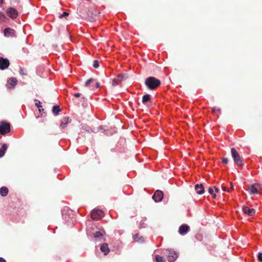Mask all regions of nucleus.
<instances>
[{
	"instance_id": "4",
	"label": "nucleus",
	"mask_w": 262,
	"mask_h": 262,
	"mask_svg": "<svg viewBox=\"0 0 262 262\" xmlns=\"http://www.w3.org/2000/svg\"><path fill=\"white\" fill-rule=\"evenodd\" d=\"M168 260L170 262H173L176 260L178 257V253L172 250H166L165 253Z\"/></svg>"
},
{
	"instance_id": "23",
	"label": "nucleus",
	"mask_w": 262,
	"mask_h": 262,
	"mask_svg": "<svg viewBox=\"0 0 262 262\" xmlns=\"http://www.w3.org/2000/svg\"><path fill=\"white\" fill-rule=\"evenodd\" d=\"M150 99V95L149 94L145 95L142 97V103L145 104L147 102L149 101Z\"/></svg>"
},
{
	"instance_id": "12",
	"label": "nucleus",
	"mask_w": 262,
	"mask_h": 262,
	"mask_svg": "<svg viewBox=\"0 0 262 262\" xmlns=\"http://www.w3.org/2000/svg\"><path fill=\"white\" fill-rule=\"evenodd\" d=\"M4 35L6 37H13L15 36V31L14 30L10 28H7L4 30Z\"/></svg>"
},
{
	"instance_id": "18",
	"label": "nucleus",
	"mask_w": 262,
	"mask_h": 262,
	"mask_svg": "<svg viewBox=\"0 0 262 262\" xmlns=\"http://www.w3.org/2000/svg\"><path fill=\"white\" fill-rule=\"evenodd\" d=\"M9 192V189L7 187L3 186L0 189V194L2 196H6Z\"/></svg>"
},
{
	"instance_id": "7",
	"label": "nucleus",
	"mask_w": 262,
	"mask_h": 262,
	"mask_svg": "<svg viewBox=\"0 0 262 262\" xmlns=\"http://www.w3.org/2000/svg\"><path fill=\"white\" fill-rule=\"evenodd\" d=\"M6 12L8 16L12 19H15L18 14L17 11L12 7L8 8Z\"/></svg>"
},
{
	"instance_id": "30",
	"label": "nucleus",
	"mask_w": 262,
	"mask_h": 262,
	"mask_svg": "<svg viewBox=\"0 0 262 262\" xmlns=\"http://www.w3.org/2000/svg\"><path fill=\"white\" fill-rule=\"evenodd\" d=\"M19 73L22 75H27V71L26 70L24 69L23 68H20Z\"/></svg>"
},
{
	"instance_id": "44",
	"label": "nucleus",
	"mask_w": 262,
	"mask_h": 262,
	"mask_svg": "<svg viewBox=\"0 0 262 262\" xmlns=\"http://www.w3.org/2000/svg\"><path fill=\"white\" fill-rule=\"evenodd\" d=\"M4 3L3 0H0V5Z\"/></svg>"
},
{
	"instance_id": "2",
	"label": "nucleus",
	"mask_w": 262,
	"mask_h": 262,
	"mask_svg": "<svg viewBox=\"0 0 262 262\" xmlns=\"http://www.w3.org/2000/svg\"><path fill=\"white\" fill-rule=\"evenodd\" d=\"M231 152L232 157L233 158L234 162L236 165L241 167L243 166L244 165L243 159L236 149L234 148H232L231 149Z\"/></svg>"
},
{
	"instance_id": "9",
	"label": "nucleus",
	"mask_w": 262,
	"mask_h": 262,
	"mask_svg": "<svg viewBox=\"0 0 262 262\" xmlns=\"http://www.w3.org/2000/svg\"><path fill=\"white\" fill-rule=\"evenodd\" d=\"M125 79L124 74H119L114 78L112 81V85L113 86L119 85L122 81Z\"/></svg>"
},
{
	"instance_id": "8",
	"label": "nucleus",
	"mask_w": 262,
	"mask_h": 262,
	"mask_svg": "<svg viewBox=\"0 0 262 262\" xmlns=\"http://www.w3.org/2000/svg\"><path fill=\"white\" fill-rule=\"evenodd\" d=\"M163 193L162 191L160 190H156L153 196H152V199L156 202H161L163 198Z\"/></svg>"
},
{
	"instance_id": "39",
	"label": "nucleus",
	"mask_w": 262,
	"mask_h": 262,
	"mask_svg": "<svg viewBox=\"0 0 262 262\" xmlns=\"http://www.w3.org/2000/svg\"><path fill=\"white\" fill-rule=\"evenodd\" d=\"M88 18L90 20V21H94L95 19V18H94L93 17H91Z\"/></svg>"
},
{
	"instance_id": "19",
	"label": "nucleus",
	"mask_w": 262,
	"mask_h": 262,
	"mask_svg": "<svg viewBox=\"0 0 262 262\" xmlns=\"http://www.w3.org/2000/svg\"><path fill=\"white\" fill-rule=\"evenodd\" d=\"M7 149V145L6 144H3L2 147L0 148V158L3 157Z\"/></svg>"
},
{
	"instance_id": "36",
	"label": "nucleus",
	"mask_w": 262,
	"mask_h": 262,
	"mask_svg": "<svg viewBox=\"0 0 262 262\" xmlns=\"http://www.w3.org/2000/svg\"><path fill=\"white\" fill-rule=\"evenodd\" d=\"M222 189L224 191H227V192H230V189H227L226 188V187H225V186H222Z\"/></svg>"
},
{
	"instance_id": "26",
	"label": "nucleus",
	"mask_w": 262,
	"mask_h": 262,
	"mask_svg": "<svg viewBox=\"0 0 262 262\" xmlns=\"http://www.w3.org/2000/svg\"><path fill=\"white\" fill-rule=\"evenodd\" d=\"M94 81V79H93V78H90L89 79V80H88L85 82V86H89V85L92 83L93 81Z\"/></svg>"
},
{
	"instance_id": "1",
	"label": "nucleus",
	"mask_w": 262,
	"mask_h": 262,
	"mask_svg": "<svg viewBox=\"0 0 262 262\" xmlns=\"http://www.w3.org/2000/svg\"><path fill=\"white\" fill-rule=\"evenodd\" d=\"M160 80L155 77H148L146 78L145 84L150 90H155L161 84Z\"/></svg>"
},
{
	"instance_id": "22",
	"label": "nucleus",
	"mask_w": 262,
	"mask_h": 262,
	"mask_svg": "<svg viewBox=\"0 0 262 262\" xmlns=\"http://www.w3.org/2000/svg\"><path fill=\"white\" fill-rule=\"evenodd\" d=\"M61 111V110L59 105H55L52 108V112L55 115L58 114L59 112Z\"/></svg>"
},
{
	"instance_id": "25",
	"label": "nucleus",
	"mask_w": 262,
	"mask_h": 262,
	"mask_svg": "<svg viewBox=\"0 0 262 262\" xmlns=\"http://www.w3.org/2000/svg\"><path fill=\"white\" fill-rule=\"evenodd\" d=\"M102 233L100 231H97L94 234V237L96 238L102 237Z\"/></svg>"
},
{
	"instance_id": "32",
	"label": "nucleus",
	"mask_w": 262,
	"mask_h": 262,
	"mask_svg": "<svg viewBox=\"0 0 262 262\" xmlns=\"http://www.w3.org/2000/svg\"><path fill=\"white\" fill-rule=\"evenodd\" d=\"M257 258L258 261L260 262H262V253H259L257 255Z\"/></svg>"
},
{
	"instance_id": "41",
	"label": "nucleus",
	"mask_w": 262,
	"mask_h": 262,
	"mask_svg": "<svg viewBox=\"0 0 262 262\" xmlns=\"http://www.w3.org/2000/svg\"><path fill=\"white\" fill-rule=\"evenodd\" d=\"M99 86H100V84L99 83H97L96 84L95 87H96V88H98L99 87Z\"/></svg>"
},
{
	"instance_id": "21",
	"label": "nucleus",
	"mask_w": 262,
	"mask_h": 262,
	"mask_svg": "<svg viewBox=\"0 0 262 262\" xmlns=\"http://www.w3.org/2000/svg\"><path fill=\"white\" fill-rule=\"evenodd\" d=\"M92 130L90 127L86 125H82L81 128V132L82 133L85 134L86 132L89 133Z\"/></svg>"
},
{
	"instance_id": "10",
	"label": "nucleus",
	"mask_w": 262,
	"mask_h": 262,
	"mask_svg": "<svg viewBox=\"0 0 262 262\" xmlns=\"http://www.w3.org/2000/svg\"><path fill=\"white\" fill-rule=\"evenodd\" d=\"M10 65V62L7 58L0 57V69L5 70Z\"/></svg>"
},
{
	"instance_id": "43",
	"label": "nucleus",
	"mask_w": 262,
	"mask_h": 262,
	"mask_svg": "<svg viewBox=\"0 0 262 262\" xmlns=\"http://www.w3.org/2000/svg\"><path fill=\"white\" fill-rule=\"evenodd\" d=\"M230 185H231V190H232V189H233V185H232V183H230Z\"/></svg>"
},
{
	"instance_id": "24",
	"label": "nucleus",
	"mask_w": 262,
	"mask_h": 262,
	"mask_svg": "<svg viewBox=\"0 0 262 262\" xmlns=\"http://www.w3.org/2000/svg\"><path fill=\"white\" fill-rule=\"evenodd\" d=\"M155 259H156V262H165L163 257L159 255H156L155 256Z\"/></svg>"
},
{
	"instance_id": "28",
	"label": "nucleus",
	"mask_w": 262,
	"mask_h": 262,
	"mask_svg": "<svg viewBox=\"0 0 262 262\" xmlns=\"http://www.w3.org/2000/svg\"><path fill=\"white\" fill-rule=\"evenodd\" d=\"M6 19V16L2 12H0V21H5Z\"/></svg>"
},
{
	"instance_id": "16",
	"label": "nucleus",
	"mask_w": 262,
	"mask_h": 262,
	"mask_svg": "<svg viewBox=\"0 0 262 262\" xmlns=\"http://www.w3.org/2000/svg\"><path fill=\"white\" fill-rule=\"evenodd\" d=\"M71 119L69 117H64L61 120V122L60 123V126L63 128H65L66 127L67 124H68L69 123L71 122Z\"/></svg>"
},
{
	"instance_id": "42",
	"label": "nucleus",
	"mask_w": 262,
	"mask_h": 262,
	"mask_svg": "<svg viewBox=\"0 0 262 262\" xmlns=\"http://www.w3.org/2000/svg\"><path fill=\"white\" fill-rule=\"evenodd\" d=\"M211 195H212L213 198L215 199L216 198L215 193H213V194Z\"/></svg>"
},
{
	"instance_id": "14",
	"label": "nucleus",
	"mask_w": 262,
	"mask_h": 262,
	"mask_svg": "<svg viewBox=\"0 0 262 262\" xmlns=\"http://www.w3.org/2000/svg\"><path fill=\"white\" fill-rule=\"evenodd\" d=\"M17 80L15 78H11L7 81V86L9 89L14 88L17 84Z\"/></svg>"
},
{
	"instance_id": "3",
	"label": "nucleus",
	"mask_w": 262,
	"mask_h": 262,
	"mask_svg": "<svg viewBox=\"0 0 262 262\" xmlns=\"http://www.w3.org/2000/svg\"><path fill=\"white\" fill-rule=\"evenodd\" d=\"M248 191L251 195L260 194L262 192V185L258 183L252 184L250 186Z\"/></svg>"
},
{
	"instance_id": "37",
	"label": "nucleus",
	"mask_w": 262,
	"mask_h": 262,
	"mask_svg": "<svg viewBox=\"0 0 262 262\" xmlns=\"http://www.w3.org/2000/svg\"><path fill=\"white\" fill-rule=\"evenodd\" d=\"M81 96V94L79 93H77L74 94V96L76 98H78Z\"/></svg>"
},
{
	"instance_id": "29",
	"label": "nucleus",
	"mask_w": 262,
	"mask_h": 262,
	"mask_svg": "<svg viewBox=\"0 0 262 262\" xmlns=\"http://www.w3.org/2000/svg\"><path fill=\"white\" fill-rule=\"evenodd\" d=\"M93 67L97 69L99 67V61L97 60H95L93 61Z\"/></svg>"
},
{
	"instance_id": "20",
	"label": "nucleus",
	"mask_w": 262,
	"mask_h": 262,
	"mask_svg": "<svg viewBox=\"0 0 262 262\" xmlns=\"http://www.w3.org/2000/svg\"><path fill=\"white\" fill-rule=\"evenodd\" d=\"M133 238L135 241H137L139 243H143L144 242V239L143 237L140 236L139 234H136L133 236Z\"/></svg>"
},
{
	"instance_id": "31",
	"label": "nucleus",
	"mask_w": 262,
	"mask_h": 262,
	"mask_svg": "<svg viewBox=\"0 0 262 262\" xmlns=\"http://www.w3.org/2000/svg\"><path fill=\"white\" fill-rule=\"evenodd\" d=\"M69 13L66 12H64L62 14H61L59 15V18H62V17H66V16H69Z\"/></svg>"
},
{
	"instance_id": "15",
	"label": "nucleus",
	"mask_w": 262,
	"mask_h": 262,
	"mask_svg": "<svg viewBox=\"0 0 262 262\" xmlns=\"http://www.w3.org/2000/svg\"><path fill=\"white\" fill-rule=\"evenodd\" d=\"M194 188L198 194L201 195L204 193V187L202 184H196Z\"/></svg>"
},
{
	"instance_id": "35",
	"label": "nucleus",
	"mask_w": 262,
	"mask_h": 262,
	"mask_svg": "<svg viewBox=\"0 0 262 262\" xmlns=\"http://www.w3.org/2000/svg\"><path fill=\"white\" fill-rule=\"evenodd\" d=\"M216 111H219V112H221V110L220 108H216L215 107H213L212 109V112L214 113Z\"/></svg>"
},
{
	"instance_id": "5",
	"label": "nucleus",
	"mask_w": 262,
	"mask_h": 262,
	"mask_svg": "<svg viewBox=\"0 0 262 262\" xmlns=\"http://www.w3.org/2000/svg\"><path fill=\"white\" fill-rule=\"evenodd\" d=\"M10 132V124L9 123L2 122L0 124V134L5 135Z\"/></svg>"
},
{
	"instance_id": "40",
	"label": "nucleus",
	"mask_w": 262,
	"mask_h": 262,
	"mask_svg": "<svg viewBox=\"0 0 262 262\" xmlns=\"http://www.w3.org/2000/svg\"><path fill=\"white\" fill-rule=\"evenodd\" d=\"M0 262H6V260L2 257H0Z\"/></svg>"
},
{
	"instance_id": "11",
	"label": "nucleus",
	"mask_w": 262,
	"mask_h": 262,
	"mask_svg": "<svg viewBox=\"0 0 262 262\" xmlns=\"http://www.w3.org/2000/svg\"><path fill=\"white\" fill-rule=\"evenodd\" d=\"M242 210L245 214L249 216H253L255 213V210L253 208H249L248 207L244 206L243 207Z\"/></svg>"
},
{
	"instance_id": "13",
	"label": "nucleus",
	"mask_w": 262,
	"mask_h": 262,
	"mask_svg": "<svg viewBox=\"0 0 262 262\" xmlns=\"http://www.w3.org/2000/svg\"><path fill=\"white\" fill-rule=\"evenodd\" d=\"M189 229L190 228L187 225L183 224L179 227V233L181 235H184L188 232Z\"/></svg>"
},
{
	"instance_id": "17",
	"label": "nucleus",
	"mask_w": 262,
	"mask_h": 262,
	"mask_svg": "<svg viewBox=\"0 0 262 262\" xmlns=\"http://www.w3.org/2000/svg\"><path fill=\"white\" fill-rule=\"evenodd\" d=\"M100 250L104 253V255H106L110 251L107 244H103L100 247Z\"/></svg>"
},
{
	"instance_id": "33",
	"label": "nucleus",
	"mask_w": 262,
	"mask_h": 262,
	"mask_svg": "<svg viewBox=\"0 0 262 262\" xmlns=\"http://www.w3.org/2000/svg\"><path fill=\"white\" fill-rule=\"evenodd\" d=\"M222 162L224 164H226L228 162V159L227 158H224L222 159Z\"/></svg>"
},
{
	"instance_id": "34",
	"label": "nucleus",
	"mask_w": 262,
	"mask_h": 262,
	"mask_svg": "<svg viewBox=\"0 0 262 262\" xmlns=\"http://www.w3.org/2000/svg\"><path fill=\"white\" fill-rule=\"evenodd\" d=\"M213 189L212 188H209L208 189V192L210 194H213V193H214L213 192Z\"/></svg>"
},
{
	"instance_id": "38",
	"label": "nucleus",
	"mask_w": 262,
	"mask_h": 262,
	"mask_svg": "<svg viewBox=\"0 0 262 262\" xmlns=\"http://www.w3.org/2000/svg\"><path fill=\"white\" fill-rule=\"evenodd\" d=\"M214 189L216 192H219L220 191L219 189L215 186L214 187Z\"/></svg>"
},
{
	"instance_id": "27",
	"label": "nucleus",
	"mask_w": 262,
	"mask_h": 262,
	"mask_svg": "<svg viewBox=\"0 0 262 262\" xmlns=\"http://www.w3.org/2000/svg\"><path fill=\"white\" fill-rule=\"evenodd\" d=\"M35 101H36L35 103V105L39 108V111L40 112H41V107L42 106L41 105V102L39 100H35Z\"/></svg>"
},
{
	"instance_id": "6",
	"label": "nucleus",
	"mask_w": 262,
	"mask_h": 262,
	"mask_svg": "<svg viewBox=\"0 0 262 262\" xmlns=\"http://www.w3.org/2000/svg\"><path fill=\"white\" fill-rule=\"evenodd\" d=\"M103 215V212L99 209H94L91 212V216L93 220H99L101 219Z\"/></svg>"
},
{
	"instance_id": "46",
	"label": "nucleus",
	"mask_w": 262,
	"mask_h": 262,
	"mask_svg": "<svg viewBox=\"0 0 262 262\" xmlns=\"http://www.w3.org/2000/svg\"><path fill=\"white\" fill-rule=\"evenodd\" d=\"M43 111H44V110L43 108L41 109V112Z\"/></svg>"
},
{
	"instance_id": "45",
	"label": "nucleus",
	"mask_w": 262,
	"mask_h": 262,
	"mask_svg": "<svg viewBox=\"0 0 262 262\" xmlns=\"http://www.w3.org/2000/svg\"><path fill=\"white\" fill-rule=\"evenodd\" d=\"M99 128L102 129V126H99Z\"/></svg>"
}]
</instances>
